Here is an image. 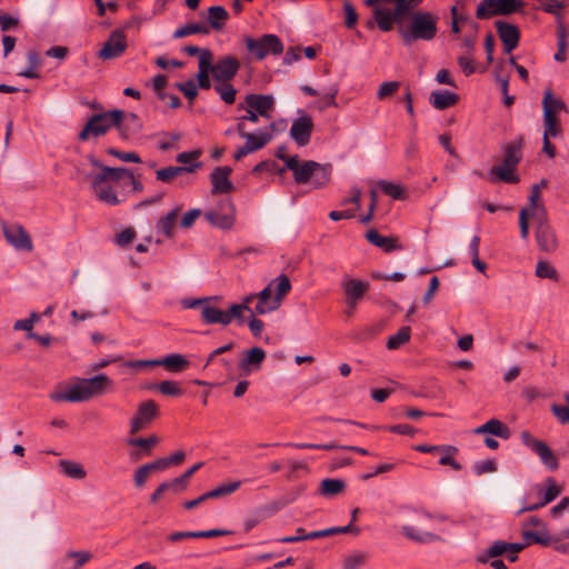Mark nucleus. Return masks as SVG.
<instances>
[{
	"mask_svg": "<svg viewBox=\"0 0 569 569\" xmlns=\"http://www.w3.org/2000/svg\"><path fill=\"white\" fill-rule=\"evenodd\" d=\"M112 380L104 373L91 378H78L66 391L51 393L53 401L84 402L110 391Z\"/></svg>",
	"mask_w": 569,
	"mask_h": 569,
	"instance_id": "1",
	"label": "nucleus"
},
{
	"mask_svg": "<svg viewBox=\"0 0 569 569\" xmlns=\"http://www.w3.org/2000/svg\"><path fill=\"white\" fill-rule=\"evenodd\" d=\"M287 169L293 172L297 183H311L313 188L326 186L331 174V166L321 164L312 160L300 163L298 156L288 158Z\"/></svg>",
	"mask_w": 569,
	"mask_h": 569,
	"instance_id": "2",
	"label": "nucleus"
},
{
	"mask_svg": "<svg viewBox=\"0 0 569 569\" xmlns=\"http://www.w3.org/2000/svg\"><path fill=\"white\" fill-rule=\"evenodd\" d=\"M291 290V283L286 274H280L271 280L267 287L257 293V305L254 312L263 316L278 310L281 306L283 298Z\"/></svg>",
	"mask_w": 569,
	"mask_h": 569,
	"instance_id": "3",
	"label": "nucleus"
},
{
	"mask_svg": "<svg viewBox=\"0 0 569 569\" xmlns=\"http://www.w3.org/2000/svg\"><path fill=\"white\" fill-rule=\"evenodd\" d=\"M522 142L523 139L517 137L513 141L505 144L502 147V164L493 167L490 174L506 183H517L519 177L515 174V170L522 159Z\"/></svg>",
	"mask_w": 569,
	"mask_h": 569,
	"instance_id": "4",
	"label": "nucleus"
},
{
	"mask_svg": "<svg viewBox=\"0 0 569 569\" xmlns=\"http://www.w3.org/2000/svg\"><path fill=\"white\" fill-rule=\"evenodd\" d=\"M236 131L240 138L246 140L244 144L238 148L233 154V159L239 161L243 157L262 149L272 140L274 123L271 122L268 127L260 128L254 132H250L247 127H243L241 123H237Z\"/></svg>",
	"mask_w": 569,
	"mask_h": 569,
	"instance_id": "5",
	"label": "nucleus"
},
{
	"mask_svg": "<svg viewBox=\"0 0 569 569\" xmlns=\"http://www.w3.org/2000/svg\"><path fill=\"white\" fill-rule=\"evenodd\" d=\"M437 20L438 18L431 12H415L409 28L402 31L403 41L410 44L416 40H432L437 34Z\"/></svg>",
	"mask_w": 569,
	"mask_h": 569,
	"instance_id": "6",
	"label": "nucleus"
},
{
	"mask_svg": "<svg viewBox=\"0 0 569 569\" xmlns=\"http://www.w3.org/2000/svg\"><path fill=\"white\" fill-rule=\"evenodd\" d=\"M119 112L110 110L101 113L92 114L83 129L79 132V140L86 141L91 136L100 137L106 134L112 127H114L116 121L119 119Z\"/></svg>",
	"mask_w": 569,
	"mask_h": 569,
	"instance_id": "7",
	"label": "nucleus"
},
{
	"mask_svg": "<svg viewBox=\"0 0 569 569\" xmlns=\"http://www.w3.org/2000/svg\"><path fill=\"white\" fill-rule=\"evenodd\" d=\"M244 43L247 50L258 60L266 58L268 54H280L283 51L281 40L274 34H263L258 39L247 37Z\"/></svg>",
	"mask_w": 569,
	"mask_h": 569,
	"instance_id": "8",
	"label": "nucleus"
},
{
	"mask_svg": "<svg viewBox=\"0 0 569 569\" xmlns=\"http://www.w3.org/2000/svg\"><path fill=\"white\" fill-rule=\"evenodd\" d=\"M234 206L230 199H223L218 208L204 212L206 220L213 227L230 229L234 223Z\"/></svg>",
	"mask_w": 569,
	"mask_h": 569,
	"instance_id": "9",
	"label": "nucleus"
},
{
	"mask_svg": "<svg viewBox=\"0 0 569 569\" xmlns=\"http://www.w3.org/2000/svg\"><path fill=\"white\" fill-rule=\"evenodd\" d=\"M159 416V406L149 399L138 406L136 413L130 419V433L134 435L148 428Z\"/></svg>",
	"mask_w": 569,
	"mask_h": 569,
	"instance_id": "10",
	"label": "nucleus"
},
{
	"mask_svg": "<svg viewBox=\"0 0 569 569\" xmlns=\"http://www.w3.org/2000/svg\"><path fill=\"white\" fill-rule=\"evenodd\" d=\"M520 438L522 443L536 453L548 469L553 471L559 468L557 457L546 442L535 439L529 431H522Z\"/></svg>",
	"mask_w": 569,
	"mask_h": 569,
	"instance_id": "11",
	"label": "nucleus"
},
{
	"mask_svg": "<svg viewBox=\"0 0 569 569\" xmlns=\"http://www.w3.org/2000/svg\"><path fill=\"white\" fill-rule=\"evenodd\" d=\"M537 221L535 237L538 248L545 252H553L558 248V240L553 229L547 220V216L533 218Z\"/></svg>",
	"mask_w": 569,
	"mask_h": 569,
	"instance_id": "12",
	"label": "nucleus"
},
{
	"mask_svg": "<svg viewBox=\"0 0 569 569\" xmlns=\"http://www.w3.org/2000/svg\"><path fill=\"white\" fill-rule=\"evenodd\" d=\"M219 301L220 298L217 296L207 297V303L203 305L200 313V319L204 325H221L223 327L230 325L227 310H221L217 306Z\"/></svg>",
	"mask_w": 569,
	"mask_h": 569,
	"instance_id": "13",
	"label": "nucleus"
},
{
	"mask_svg": "<svg viewBox=\"0 0 569 569\" xmlns=\"http://www.w3.org/2000/svg\"><path fill=\"white\" fill-rule=\"evenodd\" d=\"M3 236L6 240L18 250L31 251L33 246L29 233L18 223H3Z\"/></svg>",
	"mask_w": 569,
	"mask_h": 569,
	"instance_id": "14",
	"label": "nucleus"
},
{
	"mask_svg": "<svg viewBox=\"0 0 569 569\" xmlns=\"http://www.w3.org/2000/svg\"><path fill=\"white\" fill-rule=\"evenodd\" d=\"M240 69V62L232 56H224L212 64L211 74L218 82H230Z\"/></svg>",
	"mask_w": 569,
	"mask_h": 569,
	"instance_id": "15",
	"label": "nucleus"
},
{
	"mask_svg": "<svg viewBox=\"0 0 569 569\" xmlns=\"http://www.w3.org/2000/svg\"><path fill=\"white\" fill-rule=\"evenodd\" d=\"M127 48L126 34L121 30H114L110 33L108 40L98 52L102 60H110L121 56Z\"/></svg>",
	"mask_w": 569,
	"mask_h": 569,
	"instance_id": "16",
	"label": "nucleus"
},
{
	"mask_svg": "<svg viewBox=\"0 0 569 569\" xmlns=\"http://www.w3.org/2000/svg\"><path fill=\"white\" fill-rule=\"evenodd\" d=\"M246 109L260 114L261 118L271 119L274 109V98L271 94L250 93L244 97Z\"/></svg>",
	"mask_w": 569,
	"mask_h": 569,
	"instance_id": "17",
	"label": "nucleus"
},
{
	"mask_svg": "<svg viewBox=\"0 0 569 569\" xmlns=\"http://www.w3.org/2000/svg\"><path fill=\"white\" fill-rule=\"evenodd\" d=\"M313 129V121L310 116L302 114L299 118L295 119L289 134L290 138L299 146H307L311 138V132Z\"/></svg>",
	"mask_w": 569,
	"mask_h": 569,
	"instance_id": "18",
	"label": "nucleus"
},
{
	"mask_svg": "<svg viewBox=\"0 0 569 569\" xmlns=\"http://www.w3.org/2000/svg\"><path fill=\"white\" fill-rule=\"evenodd\" d=\"M113 111L120 113L119 119L114 123V128L118 129L122 139L127 140L141 130L142 123L136 113L124 112L118 109H114Z\"/></svg>",
	"mask_w": 569,
	"mask_h": 569,
	"instance_id": "19",
	"label": "nucleus"
},
{
	"mask_svg": "<svg viewBox=\"0 0 569 569\" xmlns=\"http://www.w3.org/2000/svg\"><path fill=\"white\" fill-rule=\"evenodd\" d=\"M232 169L230 167H217L210 173V181L212 184V194L228 193L233 190V184L230 181Z\"/></svg>",
	"mask_w": 569,
	"mask_h": 569,
	"instance_id": "20",
	"label": "nucleus"
},
{
	"mask_svg": "<svg viewBox=\"0 0 569 569\" xmlns=\"http://www.w3.org/2000/svg\"><path fill=\"white\" fill-rule=\"evenodd\" d=\"M495 24L505 52L510 53L519 44L520 32L518 28L505 21H496Z\"/></svg>",
	"mask_w": 569,
	"mask_h": 569,
	"instance_id": "21",
	"label": "nucleus"
},
{
	"mask_svg": "<svg viewBox=\"0 0 569 569\" xmlns=\"http://www.w3.org/2000/svg\"><path fill=\"white\" fill-rule=\"evenodd\" d=\"M91 187H92L94 194L97 196V198L100 201H102L107 204H110V206H117L120 203V200H119L117 193L114 192L112 187L109 184V182L103 180L102 176L94 174L92 177Z\"/></svg>",
	"mask_w": 569,
	"mask_h": 569,
	"instance_id": "22",
	"label": "nucleus"
},
{
	"mask_svg": "<svg viewBox=\"0 0 569 569\" xmlns=\"http://www.w3.org/2000/svg\"><path fill=\"white\" fill-rule=\"evenodd\" d=\"M266 352L260 347H253L246 351L243 358L239 362V368L244 375L260 370Z\"/></svg>",
	"mask_w": 569,
	"mask_h": 569,
	"instance_id": "23",
	"label": "nucleus"
},
{
	"mask_svg": "<svg viewBox=\"0 0 569 569\" xmlns=\"http://www.w3.org/2000/svg\"><path fill=\"white\" fill-rule=\"evenodd\" d=\"M401 533L409 540L418 542V543H430L436 541H441V537L425 530L422 528H418L412 525H405L401 527Z\"/></svg>",
	"mask_w": 569,
	"mask_h": 569,
	"instance_id": "24",
	"label": "nucleus"
},
{
	"mask_svg": "<svg viewBox=\"0 0 569 569\" xmlns=\"http://www.w3.org/2000/svg\"><path fill=\"white\" fill-rule=\"evenodd\" d=\"M341 287L343 289L346 301H360L363 295L369 289V283L359 279H345L341 282Z\"/></svg>",
	"mask_w": 569,
	"mask_h": 569,
	"instance_id": "25",
	"label": "nucleus"
},
{
	"mask_svg": "<svg viewBox=\"0 0 569 569\" xmlns=\"http://www.w3.org/2000/svg\"><path fill=\"white\" fill-rule=\"evenodd\" d=\"M473 432L476 435H485L489 433L496 437H499L501 439H509L511 436V431L507 425L501 422L498 419H490L483 425L477 427Z\"/></svg>",
	"mask_w": 569,
	"mask_h": 569,
	"instance_id": "26",
	"label": "nucleus"
},
{
	"mask_svg": "<svg viewBox=\"0 0 569 569\" xmlns=\"http://www.w3.org/2000/svg\"><path fill=\"white\" fill-rule=\"evenodd\" d=\"M229 533L230 532L228 530L222 529H210L202 531H176L168 536V540L171 542H178L188 538H214Z\"/></svg>",
	"mask_w": 569,
	"mask_h": 569,
	"instance_id": "27",
	"label": "nucleus"
},
{
	"mask_svg": "<svg viewBox=\"0 0 569 569\" xmlns=\"http://www.w3.org/2000/svg\"><path fill=\"white\" fill-rule=\"evenodd\" d=\"M212 52H204L202 57H199V71L197 74L198 86L201 89H210L211 81L209 78V73H211L212 69Z\"/></svg>",
	"mask_w": 569,
	"mask_h": 569,
	"instance_id": "28",
	"label": "nucleus"
},
{
	"mask_svg": "<svg viewBox=\"0 0 569 569\" xmlns=\"http://www.w3.org/2000/svg\"><path fill=\"white\" fill-rule=\"evenodd\" d=\"M92 555L89 551H68L59 561L61 569H79L86 565Z\"/></svg>",
	"mask_w": 569,
	"mask_h": 569,
	"instance_id": "29",
	"label": "nucleus"
},
{
	"mask_svg": "<svg viewBox=\"0 0 569 569\" xmlns=\"http://www.w3.org/2000/svg\"><path fill=\"white\" fill-rule=\"evenodd\" d=\"M546 186V180H542L540 184H533L531 187V192L529 196V204L526 209H529V212L531 213V218H538L547 216L546 208L541 203V187Z\"/></svg>",
	"mask_w": 569,
	"mask_h": 569,
	"instance_id": "30",
	"label": "nucleus"
},
{
	"mask_svg": "<svg viewBox=\"0 0 569 569\" xmlns=\"http://www.w3.org/2000/svg\"><path fill=\"white\" fill-rule=\"evenodd\" d=\"M458 94L443 90V91H432L430 94V103L437 110H445L458 102Z\"/></svg>",
	"mask_w": 569,
	"mask_h": 569,
	"instance_id": "31",
	"label": "nucleus"
},
{
	"mask_svg": "<svg viewBox=\"0 0 569 569\" xmlns=\"http://www.w3.org/2000/svg\"><path fill=\"white\" fill-rule=\"evenodd\" d=\"M366 238L371 244L382 248L386 252L401 249V246L397 242L396 239L381 236L375 229L369 230L366 234Z\"/></svg>",
	"mask_w": 569,
	"mask_h": 569,
	"instance_id": "32",
	"label": "nucleus"
},
{
	"mask_svg": "<svg viewBox=\"0 0 569 569\" xmlns=\"http://www.w3.org/2000/svg\"><path fill=\"white\" fill-rule=\"evenodd\" d=\"M189 360L180 353H171L158 359V366L164 367L170 372H181L189 367Z\"/></svg>",
	"mask_w": 569,
	"mask_h": 569,
	"instance_id": "33",
	"label": "nucleus"
},
{
	"mask_svg": "<svg viewBox=\"0 0 569 569\" xmlns=\"http://www.w3.org/2000/svg\"><path fill=\"white\" fill-rule=\"evenodd\" d=\"M201 167V163H194L189 167H166L156 171L157 179L162 182H170L178 176L184 172H193L197 168Z\"/></svg>",
	"mask_w": 569,
	"mask_h": 569,
	"instance_id": "34",
	"label": "nucleus"
},
{
	"mask_svg": "<svg viewBox=\"0 0 569 569\" xmlns=\"http://www.w3.org/2000/svg\"><path fill=\"white\" fill-rule=\"evenodd\" d=\"M180 210V207L173 208L166 216L161 217L157 223V230L168 239L173 236V228Z\"/></svg>",
	"mask_w": 569,
	"mask_h": 569,
	"instance_id": "35",
	"label": "nucleus"
},
{
	"mask_svg": "<svg viewBox=\"0 0 569 569\" xmlns=\"http://www.w3.org/2000/svg\"><path fill=\"white\" fill-rule=\"evenodd\" d=\"M228 17V11L221 6H212L208 9V22L214 30H221L224 27Z\"/></svg>",
	"mask_w": 569,
	"mask_h": 569,
	"instance_id": "36",
	"label": "nucleus"
},
{
	"mask_svg": "<svg viewBox=\"0 0 569 569\" xmlns=\"http://www.w3.org/2000/svg\"><path fill=\"white\" fill-rule=\"evenodd\" d=\"M59 468L63 475H66L69 478L72 479H84L87 476V472L83 468V466L79 462L62 459L59 461Z\"/></svg>",
	"mask_w": 569,
	"mask_h": 569,
	"instance_id": "37",
	"label": "nucleus"
},
{
	"mask_svg": "<svg viewBox=\"0 0 569 569\" xmlns=\"http://www.w3.org/2000/svg\"><path fill=\"white\" fill-rule=\"evenodd\" d=\"M210 28L203 22L188 23L178 29L172 34L173 39H181L191 34H209Z\"/></svg>",
	"mask_w": 569,
	"mask_h": 569,
	"instance_id": "38",
	"label": "nucleus"
},
{
	"mask_svg": "<svg viewBox=\"0 0 569 569\" xmlns=\"http://www.w3.org/2000/svg\"><path fill=\"white\" fill-rule=\"evenodd\" d=\"M96 176H102L107 182H119L123 179L132 178V172L127 168L102 167V170Z\"/></svg>",
	"mask_w": 569,
	"mask_h": 569,
	"instance_id": "39",
	"label": "nucleus"
},
{
	"mask_svg": "<svg viewBox=\"0 0 569 569\" xmlns=\"http://www.w3.org/2000/svg\"><path fill=\"white\" fill-rule=\"evenodd\" d=\"M546 108L551 111L552 116H557L558 112L567 110V106H566L565 101L559 97H555L550 90L545 91V94H543V99H542L543 112H546Z\"/></svg>",
	"mask_w": 569,
	"mask_h": 569,
	"instance_id": "40",
	"label": "nucleus"
},
{
	"mask_svg": "<svg viewBox=\"0 0 569 569\" xmlns=\"http://www.w3.org/2000/svg\"><path fill=\"white\" fill-rule=\"evenodd\" d=\"M375 20L382 31H390L393 24L392 12L388 8L377 7L373 10Z\"/></svg>",
	"mask_w": 569,
	"mask_h": 569,
	"instance_id": "41",
	"label": "nucleus"
},
{
	"mask_svg": "<svg viewBox=\"0 0 569 569\" xmlns=\"http://www.w3.org/2000/svg\"><path fill=\"white\" fill-rule=\"evenodd\" d=\"M241 483H242L241 480L223 482V483H220L214 489L207 491V492H208V496L210 499H218V498L229 496V495L236 492L240 488Z\"/></svg>",
	"mask_w": 569,
	"mask_h": 569,
	"instance_id": "42",
	"label": "nucleus"
},
{
	"mask_svg": "<svg viewBox=\"0 0 569 569\" xmlns=\"http://www.w3.org/2000/svg\"><path fill=\"white\" fill-rule=\"evenodd\" d=\"M346 483L340 479H325L320 483V493L325 497H332L343 491Z\"/></svg>",
	"mask_w": 569,
	"mask_h": 569,
	"instance_id": "43",
	"label": "nucleus"
},
{
	"mask_svg": "<svg viewBox=\"0 0 569 569\" xmlns=\"http://www.w3.org/2000/svg\"><path fill=\"white\" fill-rule=\"evenodd\" d=\"M543 136L552 138L558 137L561 132L557 116H552L551 111L547 108L546 112H543Z\"/></svg>",
	"mask_w": 569,
	"mask_h": 569,
	"instance_id": "44",
	"label": "nucleus"
},
{
	"mask_svg": "<svg viewBox=\"0 0 569 569\" xmlns=\"http://www.w3.org/2000/svg\"><path fill=\"white\" fill-rule=\"evenodd\" d=\"M411 336L410 327L400 328L395 335L390 336L387 341V348L390 350L398 349L409 341Z\"/></svg>",
	"mask_w": 569,
	"mask_h": 569,
	"instance_id": "45",
	"label": "nucleus"
},
{
	"mask_svg": "<svg viewBox=\"0 0 569 569\" xmlns=\"http://www.w3.org/2000/svg\"><path fill=\"white\" fill-rule=\"evenodd\" d=\"M497 7L498 0H482L477 7L476 17L478 19H489L499 16Z\"/></svg>",
	"mask_w": 569,
	"mask_h": 569,
	"instance_id": "46",
	"label": "nucleus"
},
{
	"mask_svg": "<svg viewBox=\"0 0 569 569\" xmlns=\"http://www.w3.org/2000/svg\"><path fill=\"white\" fill-rule=\"evenodd\" d=\"M378 186L382 190L383 193L391 197L395 200H402L406 198V193L403 188L398 184L386 180H380Z\"/></svg>",
	"mask_w": 569,
	"mask_h": 569,
	"instance_id": "47",
	"label": "nucleus"
},
{
	"mask_svg": "<svg viewBox=\"0 0 569 569\" xmlns=\"http://www.w3.org/2000/svg\"><path fill=\"white\" fill-rule=\"evenodd\" d=\"M159 442V438L157 436H150L148 438H132L128 439L127 443L130 447L141 448L144 453L151 455L152 448Z\"/></svg>",
	"mask_w": 569,
	"mask_h": 569,
	"instance_id": "48",
	"label": "nucleus"
},
{
	"mask_svg": "<svg viewBox=\"0 0 569 569\" xmlns=\"http://www.w3.org/2000/svg\"><path fill=\"white\" fill-rule=\"evenodd\" d=\"M214 90L227 104H232L236 101L237 90L230 82H220Z\"/></svg>",
	"mask_w": 569,
	"mask_h": 569,
	"instance_id": "49",
	"label": "nucleus"
},
{
	"mask_svg": "<svg viewBox=\"0 0 569 569\" xmlns=\"http://www.w3.org/2000/svg\"><path fill=\"white\" fill-rule=\"evenodd\" d=\"M151 388L159 390L162 395L171 397H179L183 392L182 389L179 387L178 382L171 380L162 381L158 385H154Z\"/></svg>",
	"mask_w": 569,
	"mask_h": 569,
	"instance_id": "50",
	"label": "nucleus"
},
{
	"mask_svg": "<svg viewBox=\"0 0 569 569\" xmlns=\"http://www.w3.org/2000/svg\"><path fill=\"white\" fill-rule=\"evenodd\" d=\"M368 559V553L358 551L345 558L343 569H359Z\"/></svg>",
	"mask_w": 569,
	"mask_h": 569,
	"instance_id": "51",
	"label": "nucleus"
},
{
	"mask_svg": "<svg viewBox=\"0 0 569 569\" xmlns=\"http://www.w3.org/2000/svg\"><path fill=\"white\" fill-rule=\"evenodd\" d=\"M522 537L527 546H530L532 543L547 546L550 542V537L548 536L547 532L525 530L522 532Z\"/></svg>",
	"mask_w": 569,
	"mask_h": 569,
	"instance_id": "52",
	"label": "nucleus"
},
{
	"mask_svg": "<svg viewBox=\"0 0 569 569\" xmlns=\"http://www.w3.org/2000/svg\"><path fill=\"white\" fill-rule=\"evenodd\" d=\"M523 6L521 0H498L499 16H509L513 12L519 11Z\"/></svg>",
	"mask_w": 569,
	"mask_h": 569,
	"instance_id": "53",
	"label": "nucleus"
},
{
	"mask_svg": "<svg viewBox=\"0 0 569 569\" xmlns=\"http://www.w3.org/2000/svg\"><path fill=\"white\" fill-rule=\"evenodd\" d=\"M536 276L542 279L558 280L557 270L547 261H538L536 267Z\"/></svg>",
	"mask_w": 569,
	"mask_h": 569,
	"instance_id": "54",
	"label": "nucleus"
},
{
	"mask_svg": "<svg viewBox=\"0 0 569 569\" xmlns=\"http://www.w3.org/2000/svg\"><path fill=\"white\" fill-rule=\"evenodd\" d=\"M547 489L543 493V498L542 500L540 501V506H546L548 503H550L551 501H553L560 493V488L557 486L555 479L552 478H549L547 480Z\"/></svg>",
	"mask_w": 569,
	"mask_h": 569,
	"instance_id": "55",
	"label": "nucleus"
},
{
	"mask_svg": "<svg viewBox=\"0 0 569 569\" xmlns=\"http://www.w3.org/2000/svg\"><path fill=\"white\" fill-rule=\"evenodd\" d=\"M439 463L441 466H450L455 470H460L462 468L461 465L453 458L458 453L457 447H455L453 451L439 450Z\"/></svg>",
	"mask_w": 569,
	"mask_h": 569,
	"instance_id": "56",
	"label": "nucleus"
},
{
	"mask_svg": "<svg viewBox=\"0 0 569 569\" xmlns=\"http://www.w3.org/2000/svg\"><path fill=\"white\" fill-rule=\"evenodd\" d=\"M399 88H400L399 81L382 82L378 88L377 98L380 100H383L387 97H390L393 93H396L399 90Z\"/></svg>",
	"mask_w": 569,
	"mask_h": 569,
	"instance_id": "57",
	"label": "nucleus"
},
{
	"mask_svg": "<svg viewBox=\"0 0 569 569\" xmlns=\"http://www.w3.org/2000/svg\"><path fill=\"white\" fill-rule=\"evenodd\" d=\"M176 87L188 98L190 102H192L198 96L197 86L192 79H189L186 82H178L176 83Z\"/></svg>",
	"mask_w": 569,
	"mask_h": 569,
	"instance_id": "58",
	"label": "nucleus"
},
{
	"mask_svg": "<svg viewBox=\"0 0 569 569\" xmlns=\"http://www.w3.org/2000/svg\"><path fill=\"white\" fill-rule=\"evenodd\" d=\"M263 519H266L264 511L262 509L257 510L253 515L248 516L243 522V530L246 532L251 531L257 525H259Z\"/></svg>",
	"mask_w": 569,
	"mask_h": 569,
	"instance_id": "59",
	"label": "nucleus"
},
{
	"mask_svg": "<svg viewBox=\"0 0 569 569\" xmlns=\"http://www.w3.org/2000/svg\"><path fill=\"white\" fill-rule=\"evenodd\" d=\"M496 470H497V463L495 460H491V459L478 461L473 466V472L477 476L495 472Z\"/></svg>",
	"mask_w": 569,
	"mask_h": 569,
	"instance_id": "60",
	"label": "nucleus"
},
{
	"mask_svg": "<svg viewBox=\"0 0 569 569\" xmlns=\"http://www.w3.org/2000/svg\"><path fill=\"white\" fill-rule=\"evenodd\" d=\"M136 238V231L133 228H127L121 232L117 233L114 242L120 247H126L132 243Z\"/></svg>",
	"mask_w": 569,
	"mask_h": 569,
	"instance_id": "61",
	"label": "nucleus"
},
{
	"mask_svg": "<svg viewBox=\"0 0 569 569\" xmlns=\"http://www.w3.org/2000/svg\"><path fill=\"white\" fill-rule=\"evenodd\" d=\"M107 152L113 157L119 158L120 160H122L124 162H134V163L141 162V158L136 152H123V151H119L114 148L108 149Z\"/></svg>",
	"mask_w": 569,
	"mask_h": 569,
	"instance_id": "62",
	"label": "nucleus"
},
{
	"mask_svg": "<svg viewBox=\"0 0 569 569\" xmlns=\"http://www.w3.org/2000/svg\"><path fill=\"white\" fill-rule=\"evenodd\" d=\"M415 512L417 515V519L420 522H423L426 520H436L440 522L449 520V517L447 515L440 512L430 513L423 509L415 510Z\"/></svg>",
	"mask_w": 569,
	"mask_h": 569,
	"instance_id": "63",
	"label": "nucleus"
},
{
	"mask_svg": "<svg viewBox=\"0 0 569 569\" xmlns=\"http://www.w3.org/2000/svg\"><path fill=\"white\" fill-rule=\"evenodd\" d=\"M551 411L560 423H569V408L567 406L555 403L551 406Z\"/></svg>",
	"mask_w": 569,
	"mask_h": 569,
	"instance_id": "64",
	"label": "nucleus"
}]
</instances>
